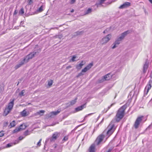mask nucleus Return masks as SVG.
<instances>
[{
  "label": "nucleus",
  "instance_id": "1",
  "mask_svg": "<svg viewBox=\"0 0 152 152\" xmlns=\"http://www.w3.org/2000/svg\"><path fill=\"white\" fill-rule=\"evenodd\" d=\"M109 124L107 129L104 130L102 134L99 135L96 138L94 143L91 145L89 148V152H95V145H99L102 141L103 139L106 136L109 137L114 132L115 129V126L112 124V122Z\"/></svg>",
  "mask_w": 152,
  "mask_h": 152
},
{
  "label": "nucleus",
  "instance_id": "2",
  "mask_svg": "<svg viewBox=\"0 0 152 152\" xmlns=\"http://www.w3.org/2000/svg\"><path fill=\"white\" fill-rule=\"evenodd\" d=\"M126 107V106L124 105L121 107L118 110L115 117V120H113L110 122V124L113 121L112 123V124H114L113 123L115 121L117 122H119L124 117L125 114V110Z\"/></svg>",
  "mask_w": 152,
  "mask_h": 152
},
{
  "label": "nucleus",
  "instance_id": "3",
  "mask_svg": "<svg viewBox=\"0 0 152 152\" xmlns=\"http://www.w3.org/2000/svg\"><path fill=\"white\" fill-rule=\"evenodd\" d=\"M39 53V52L38 50H34L27 55L23 59L25 61L26 63H27L29 59H32L35 56H37Z\"/></svg>",
  "mask_w": 152,
  "mask_h": 152
},
{
  "label": "nucleus",
  "instance_id": "4",
  "mask_svg": "<svg viewBox=\"0 0 152 152\" xmlns=\"http://www.w3.org/2000/svg\"><path fill=\"white\" fill-rule=\"evenodd\" d=\"M143 118V116H142L138 117L137 118L134 125V126L135 129H137L139 127Z\"/></svg>",
  "mask_w": 152,
  "mask_h": 152
},
{
  "label": "nucleus",
  "instance_id": "5",
  "mask_svg": "<svg viewBox=\"0 0 152 152\" xmlns=\"http://www.w3.org/2000/svg\"><path fill=\"white\" fill-rule=\"evenodd\" d=\"M112 36L110 34L107 35L106 36L103 37L101 41L102 44H104L107 42L111 38Z\"/></svg>",
  "mask_w": 152,
  "mask_h": 152
},
{
  "label": "nucleus",
  "instance_id": "6",
  "mask_svg": "<svg viewBox=\"0 0 152 152\" xmlns=\"http://www.w3.org/2000/svg\"><path fill=\"white\" fill-rule=\"evenodd\" d=\"M112 77V75L110 74H107L104 76L102 78L99 80L100 83H102L105 80H109Z\"/></svg>",
  "mask_w": 152,
  "mask_h": 152
},
{
  "label": "nucleus",
  "instance_id": "7",
  "mask_svg": "<svg viewBox=\"0 0 152 152\" xmlns=\"http://www.w3.org/2000/svg\"><path fill=\"white\" fill-rule=\"evenodd\" d=\"M26 126L24 124H21L18 128H16L13 130V133H16L19 131L25 129L26 128Z\"/></svg>",
  "mask_w": 152,
  "mask_h": 152
},
{
  "label": "nucleus",
  "instance_id": "8",
  "mask_svg": "<svg viewBox=\"0 0 152 152\" xmlns=\"http://www.w3.org/2000/svg\"><path fill=\"white\" fill-rule=\"evenodd\" d=\"M55 141L51 137L47 138L45 141L44 148L45 149V145H50L53 142Z\"/></svg>",
  "mask_w": 152,
  "mask_h": 152
},
{
  "label": "nucleus",
  "instance_id": "9",
  "mask_svg": "<svg viewBox=\"0 0 152 152\" xmlns=\"http://www.w3.org/2000/svg\"><path fill=\"white\" fill-rule=\"evenodd\" d=\"M26 63L25 61L23 59L22 60H20L19 61V63L16 64L14 67L15 69H17L19 67L22 66L24 64Z\"/></svg>",
  "mask_w": 152,
  "mask_h": 152
},
{
  "label": "nucleus",
  "instance_id": "10",
  "mask_svg": "<svg viewBox=\"0 0 152 152\" xmlns=\"http://www.w3.org/2000/svg\"><path fill=\"white\" fill-rule=\"evenodd\" d=\"M60 135V133L58 132H56L53 133L52 136L51 137L55 141L58 138Z\"/></svg>",
  "mask_w": 152,
  "mask_h": 152
},
{
  "label": "nucleus",
  "instance_id": "11",
  "mask_svg": "<svg viewBox=\"0 0 152 152\" xmlns=\"http://www.w3.org/2000/svg\"><path fill=\"white\" fill-rule=\"evenodd\" d=\"M93 66V63H90L86 66L82 70V72H86L88 70H89Z\"/></svg>",
  "mask_w": 152,
  "mask_h": 152
},
{
  "label": "nucleus",
  "instance_id": "12",
  "mask_svg": "<svg viewBox=\"0 0 152 152\" xmlns=\"http://www.w3.org/2000/svg\"><path fill=\"white\" fill-rule=\"evenodd\" d=\"M121 41V40L119 39L118 38L115 42L113 44V45L112 47V48L113 49H114L117 47L118 45L120 44V41Z\"/></svg>",
  "mask_w": 152,
  "mask_h": 152
},
{
  "label": "nucleus",
  "instance_id": "13",
  "mask_svg": "<svg viewBox=\"0 0 152 152\" xmlns=\"http://www.w3.org/2000/svg\"><path fill=\"white\" fill-rule=\"evenodd\" d=\"M131 4V3L129 2H125L123 4L121 5L120 7H119V9H123L124 8H127L129 7Z\"/></svg>",
  "mask_w": 152,
  "mask_h": 152
},
{
  "label": "nucleus",
  "instance_id": "14",
  "mask_svg": "<svg viewBox=\"0 0 152 152\" xmlns=\"http://www.w3.org/2000/svg\"><path fill=\"white\" fill-rule=\"evenodd\" d=\"M14 99L11 100H10V102L8 103V105L7 107L11 110L12 109L14 105Z\"/></svg>",
  "mask_w": 152,
  "mask_h": 152
},
{
  "label": "nucleus",
  "instance_id": "15",
  "mask_svg": "<svg viewBox=\"0 0 152 152\" xmlns=\"http://www.w3.org/2000/svg\"><path fill=\"white\" fill-rule=\"evenodd\" d=\"M148 66V62L147 60L146 61L145 64H144L143 67V73H146L147 70V69Z\"/></svg>",
  "mask_w": 152,
  "mask_h": 152
},
{
  "label": "nucleus",
  "instance_id": "16",
  "mask_svg": "<svg viewBox=\"0 0 152 152\" xmlns=\"http://www.w3.org/2000/svg\"><path fill=\"white\" fill-rule=\"evenodd\" d=\"M54 148L55 150L58 151V152H61L62 151V146L60 145H58L55 144L53 145Z\"/></svg>",
  "mask_w": 152,
  "mask_h": 152
},
{
  "label": "nucleus",
  "instance_id": "17",
  "mask_svg": "<svg viewBox=\"0 0 152 152\" xmlns=\"http://www.w3.org/2000/svg\"><path fill=\"white\" fill-rule=\"evenodd\" d=\"M86 63V62L85 61H82L79 64L77 65L76 68L78 69H80L82 66L84 65Z\"/></svg>",
  "mask_w": 152,
  "mask_h": 152
},
{
  "label": "nucleus",
  "instance_id": "18",
  "mask_svg": "<svg viewBox=\"0 0 152 152\" xmlns=\"http://www.w3.org/2000/svg\"><path fill=\"white\" fill-rule=\"evenodd\" d=\"M19 141L18 140H16L13 143H9L7 144L6 147V148H9L11 147L14 145H15L17 144H18L19 143Z\"/></svg>",
  "mask_w": 152,
  "mask_h": 152
},
{
  "label": "nucleus",
  "instance_id": "19",
  "mask_svg": "<svg viewBox=\"0 0 152 152\" xmlns=\"http://www.w3.org/2000/svg\"><path fill=\"white\" fill-rule=\"evenodd\" d=\"M28 112H27L26 110L24 109L20 113V115L22 117H25L28 115Z\"/></svg>",
  "mask_w": 152,
  "mask_h": 152
},
{
  "label": "nucleus",
  "instance_id": "20",
  "mask_svg": "<svg viewBox=\"0 0 152 152\" xmlns=\"http://www.w3.org/2000/svg\"><path fill=\"white\" fill-rule=\"evenodd\" d=\"M151 83H150V82H149V83L148 85H147L145 89V91L147 90L146 93V94H147L149 90L151 88Z\"/></svg>",
  "mask_w": 152,
  "mask_h": 152
},
{
  "label": "nucleus",
  "instance_id": "21",
  "mask_svg": "<svg viewBox=\"0 0 152 152\" xmlns=\"http://www.w3.org/2000/svg\"><path fill=\"white\" fill-rule=\"evenodd\" d=\"M128 31H127L122 33L121 34V36L118 38L122 40L127 34Z\"/></svg>",
  "mask_w": 152,
  "mask_h": 152
},
{
  "label": "nucleus",
  "instance_id": "22",
  "mask_svg": "<svg viewBox=\"0 0 152 152\" xmlns=\"http://www.w3.org/2000/svg\"><path fill=\"white\" fill-rule=\"evenodd\" d=\"M86 104H84L82 105L79 106L77 108H76L75 110L76 112L82 110L84 107V106Z\"/></svg>",
  "mask_w": 152,
  "mask_h": 152
},
{
  "label": "nucleus",
  "instance_id": "23",
  "mask_svg": "<svg viewBox=\"0 0 152 152\" xmlns=\"http://www.w3.org/2000/svg\"><path fill=\"white\" fill-rule=\"evenodd\" d=\"M11 111V110L6 107L5 108V109L4 111V115L6 116Z\"/></svg>",
  "mask_w": 152,
  "mask_h": 152
},
{
  "label": "nucleus",
  "instance_id": "24",
  "mask_svg": "<svg viewBox=\"0 0 152 152\" xmlns=\"http://www.w3.org/2000/svg\"><path fill=\"white\" fill-rule=\"evenodd\" d=\"M106 0H100L98 3H97L95 4V5L97 7L100 6V5H101L102 4H103Z\"/></svg>",
  "mask_w": 152,
  "mask_h": 152
},
{
  "label": "nucleus",
  "instance_id": "25",
  "mask_svg": "<svg viewBox=\"0 0 152 152\" xmlns=\"http://www.w3.org/2000/svg\"><path fill=\"white\" fill-rule=\"evenodd\" d=\"M77 97H76L74 99L72 100L70 102V104L69 105V106L71 105H72L75 104V103L77 101Z\"/></svg>",
  "mask_w": 152,
  "mask_h": 152
},
{
  "label": "nucleus",
  "instance_id": "26",
  "mask_svg": "<svg viewBox=\"0 0 152 152\" xmlns=\"http://www.w3.org/2000/svg\"><path fill=\"white\" fill-rule=\"evenodd\" d=\"M4 90V86L2 84L0 85V94H2Z\"/></svg>",
  "mask_w": 152,
  "mask_h": 152
},
{
  "label": "nucleus",
  "instance_id": "27",
  "mask_svg": "<svg viewBox=\"0 0 152 152\" xmlns=\"http://www.w3.org/2000/svg\"><path fill=\"white\" fill-rule=\"evenodd\" d=\"M60 112V111L58 110L56 111H53L50 113L51 115H50L51 117L52 115H56Z\"/></svg>",
  "mask_w": 152,
  "mask_h": 152
},
{
  "label": "nucleus",
  "instance_id": "28",
  "mask_svg": "<svg viewBox=\"0 0 152 152\" xmlns=\"http://www.w3.org/2000/svg\"><path fill=\"white\" fill-rule=\"evenodd\" d=\"M45 111L43 110H41L36 113V115H42L44 113Z\"/></svg>",
  "mask_w": 152,
  "mask_h": 152
},
{
  "label": "nucleus",
  "instance_id": "29",
  "mask_svg": "<svg viewBox=\"0 0 152 152\" xmlns=\"http://www.w3.org/2000/svg\"><path fill=\"white\" fill-rule=\"evenodd\" d=\"M24 13V10L23 8L22 7L21 8L19 12V14L20 15H22Z\"/></svg>",
  "mask_w": 152,
  "mask_h": 152
},
{
  "label": "nucleus",
  "instance_id": "30",
  "mask_svg": "<svg viewBox=\"0 0 152 152\" xmlns=\"http://www.w3.org/2000/svg\"><path fill=\"white\" fill-rule=\"evenodd\" d=\"M42 139H40L39 140V141L36 144V145H37L36 147H39L41 146V142L42 141Z\"/></svg>",
  "mask_w": 152,
  "mask_h": 152
},
{
  "label": "nucleus",
  "instance_id": "31",
  "mask_svg": "<svg viewBox=\"0 0 152 152\" xmlns=\"http://www.w3.org/2000/svg\"><path fill=\"white\" fill-rule=\"evenodd\" d=\"M30 134H31V132L30 131H29L28 130L25 131L24 133V134L25 136H26L28 135H29Z\"/></svg>",
  "mask_w": 152,
  "mask_h": 152
},
{
  "label": "nucleus",
  "instance_id": "32",
  "mask_svg": "<svg viewBox=\"0 0 152 152\" xmlns=\"http://www.w3.org/2000/svg\"><path fill=\"white\" fill-rule=\"evenodd\" d=\"M43 10V6L42 5L40 7L37 9V11L38 12H41Z\"/></svg>",
  "mask_w": 152,
  "mask_h": 152
},
{
  "label": "nucleus",
  "instance_id": "33",
  "mask_svg": "<svg viewBox=\"0 0 152 152\" xmlns=\"http://www.w3.org/2000/svg\"><path fill=\"white\" fill-rule=\"evenodd\" d=\"M15 123H16L15 121L14 120L11 122L10 123V125H11V127H14L16 125Z\"/></svg>",
  "mask_w": 152,
  "mask_h": 152
},
{
  "label": "nucleus",
  "instance_id": "34",
  "mask_svg": "<svg viewBox=\"0 0 152 152\" xmlns=\"http://www.w3.org/2000/svg\"><path fill=\"white\" fill-rule=\"evenodd\" d=\"M24 91H25L24 90H23L22 91L20 92L19 93V96H23L24 95Z\"/></svg>",
  "mask_w": 152,
  "mask_h": 152
},
{
  "label": "nucleus",
  "instance_id": "35",
  "mask_svg": "<svg viewBox=\"0 0 152 152\" xmlns=\"http://www.w3.org/2000/svg\"><path fill=\"white\" fill-rule=\"evenodd\" d=\"M92 9L91 8H88L86 12V14H88L91 13V12Z\"/></svg>",
  "mask_w": 152,
  "mask_h": 152
},
{
  "label": "nucleus",
  "instance_id": "36",
  "mask_svg": "<svg viewBox=\"0 0 152 152\" xmlns=\"http://www.w3.org/2000/svg\"><path fill=\"white\" fill-rule=\"evenodd\" d=\"M68 136H65L63 138L62 141H65L68 140Z\"/></svg>",
  "mask_w": 152,
  "mask_h": 152
},
{
  "label": "nucleus",
  "instance_id": "37",
  "mask_svg": "<svg viewBox=\"0 0 152 152\" xmlns=\"http://www.w3.org/2000/svg\"><path fill=\"white\" fill-rule=\"evenodd\" d=\"M53 83V80H50V81H48V85L49 86H51Z\"/></svg>",
  "mask_w": 152,
  "mask_h": 152
},
{
  "label": "nucleus",
  "instance_id": "38",
  "mask_svg": "<svg viewBox=\"0 0 152 152\" xmlns=\"http://www.w3.org/2000/svg\"><path fill=\"white\" fill-rule=\"evenodd\" d=\"M76 1V0H70L69 2V3L71 4H74Z\"/></svg>",
  "mask_w": 152,
  "mask_h": 152
},
{
  "label": "nucleus",
  "instance_id": "39",
  "mask_svg": "<svg viewBox=\"0 0 152 152\" xmlns=\"http://www.w3.org/2000/svg\"><path fill=\"white\" fill-rule=\"evenodd\" d=\"M76 58V56L75 55H74L72 57L71 60L72 61H75V59Z\"/></svg>",
  "mask_w": 152,
  "mask_h": 152
},
{
  "label": "nucleus",
  "instance_id": "40",
  "mask_svg": "<svg viewBox=\"0 0 152 152\" xmlns=\"http://www.w3.org/2000/svg\"><path fill=\"white\" fill-rule=\"evenodd\" d=\"M94 113H90L87 115H86L85 116V117H84V119L83 120V121H84L85 119L88 116H89V115H92V114H94Z\"/></svg>",
  "mask_w": 152,
  "mask_h": 152
},
{
  "label": "nucleus",
  "instance_id": "41",
  "mask_svg": "<svg viewBox=\"0 0 152 152\" xmlns=\"http://www.w3.org/2000/svg\"><path fill=\"white\" fill-rule=\"evenodd\" d=\"M113 147H111L108 150V151L107 152H111L113 149Z\"/></svg>",
  "mask_w": 152,
  "mask_h": 152
},
{
  "label": "nucleus",
  "instance_id": "42",
  "mask_svg": "<svg viewBox=\"0 0 152 152\" xmlns=\"http://www.w3.org/2000/svg\"><path fill=\"white\" fill-rule=\"evenodd\" d=\"M115 104V103H112V104H111V105L109 106L108 108H107V110H108L109 109H110V108L112 107V106L113 105H114Z\"/></svg>",
  "mask_w": 152,
  "mask_h": 152
},
{
  "label": "nucleus",
  "instance_id": "43",
  "mask_svg": "<svg viewBox=\"0 0 152 152\" xmlns=\"http://www.w3.org/2000/svg\"><path fill=\"white\" fill-rule=\"evenodd\" d=\"M83 73V72H81L79 73L78 75L77 76V77H78L79 76L83 75L84 74Z\"/></svg>",
  "mask_w": 152,
  "mask_h": 152
},
{
  "label": "nucleus",
  "instance_id": "44",
  "mask_svg": "<svg viewBox=\"0 0 152 152\" xmlns=\"http://www.w3.org/2000/svg\"><path fill=\"white\" fill-rule=\"evenodd\" d=\"M24 138V137H22V136H20V137H19L18 138V139H19V140H18V141L19 140H23Z\"/></svg>",
  "mask_w": 152,
  "mask_h": 152
},
{
  "label": "nucleus",
  "instance_id": "45",
  "mask_svg": "<svg viewBox=\"0 0 152 152\" xmlns=\"http://www.w3.org/2000/svg\"><path fill=\"white\" fill-rule=\"evenodd\" d=\"M4 133L3 132H0V137H2L4 135Z\"/></svg>",
  "mask_w": 152,
  "mask_h": 152
},
{
  "label": "nucleus",
  "instance_id": "46",
  "mask_svg": "<svg viewBox=\"0 0 152 152\" xmlns=\"http://www.w3.org/2000/svg\"><path fill=\"white\" fill-rule=\"evenodd\" d=\"M82 31H77V32L76 33V34L77 35H80V34L81 33H82Z\"/></svg>",
  "mask_w": 152,
  "mask_h": 152
},
{
  "label": "nucleus",
  "instance_id": "47",
  "mask_svg": "<svg viewBox=\"0 0 152 152\" xmlns=\"http://www.w3.org/2000/svg\"><path fill=\"white\" fill-rule=\"evenodd\" d=\"M33 0H29L28 2V4L30 5L32 4L33 3Z\"/></svg>",
  "mask_w": 152,
  "mask_h": 152
},
{
  "label": "nucleus",
  "instance_id": "48",
  "mask_svg": "<svg viewBox=\"0 0 152 152\" xmlns=\"http://www.w3.org/2000/svg\"><path fill=\"white\" fill-rule=\"evenodd\" d=\"M18 10H15L14 13H13V15H15L16 14H17V13H18Z\"/></svg>",
  "mask_w": 152,
  "mask_h": 152
},
{
  "label": "nucleus",
  "instance_id": "49",
  "mask_svg": "<svg viewBox=\"0 0 152 152\" xmlns=\"http://www.w3.org/2000/svg\"><path fill=\"white\" fill-rule=\"evenodd\" d=\"M8 124V122H5V123H4V126H6Z\"/></svg>",
  "mask_w": 152,
  "mask_h": 152
},
{
  "label": "nucleus",
  "instance_id": "50",
  "mask_svg": "<svg viewBox=\"0 0 152 152\" xmlns=\"http://www.w3.org/2000/svg\"><path fill=\"white\" fill-rule=\"evenodd\" d=\"M71 66H67V67H66V68L67 69H69V68H71Z\"/></svg>",
  "mask_w": 152,
  "mask_h": 152
},
{
  "label": "nucleus",
  "instance_id": "51",
  "mask_svg": "<svg viewBox=\"0 0 152 152\" xmlns=\"http://www.w3.org/2000/svg\"><path fill=\"white\" fill-rule=\"evenodd\" d=\"M74 11V9H72L70 11L71 12H73Z\"/></svg>",
  "mask_w": 152,
  "mask_h": 152
},
{
  "label": "nucleus",
  "instance_id": "52",
  "mask_svg": "<svg viewBox=\"0 0 152 152\" xmlns=\"http://www.w3.org/2000/svg\"><path fill=\"white\" fill-rule=\"evenodd\" d=\"M149 1L151 4H152V0H148Z\"/></svg>",
  "mask_w": 152,
  "mask_h": 152
},
{
  "label": "nucleus",
  "instance_id": "53",
  "mask_svg": "<svg viewBox=\"0 0 152 152\" xmlns=\"http://www.w3.org/2000/svg\"><path fill=\"white\" fill-rule=\"evenodd\" d=\"M106 30H104V31H103V33H105V32H106Z\"/></svg>",
  "mask_w": 152,
  "mask_h": 152
},
{
  "label": "nucleus",
  "instance_id": "54",
  "mask_svg": "<svg viewBox=\"0 0 152 152\" xmlns=\"http://www.w3.org/2000/svg\"><path fill=\"white\" fill-rule=\"evenodd\" d=\"M18 84H19V83H18L17 85H18Z\"/></svg>",
  "mask_w": 152,
  "mask_h": 152
},
{
  "label": "nucleus",
  "instance_id": "55",
  "mask_svg": "<svg viewBox=\"0 0 152 152\" xmlns=\"http://www.w3.org/2000/svg\"><path fill=\"white\" fill-rule=\"evenodd\" d=\"M99 118V116L98 117V118Z\"/></svg>",
  "mask_w": 152,
  "mask_h": 152
},
{
  "label": "nucleus",
  "instance_id": "56",
  "mask_svg": "<svg viewBox=\"0 0 152 152\" xmlns=\"http://www.w3.org/2000/svg\"><path fill=\"white\" fill-rule=\"evenodd\" d=\"M115 97H116V96H115V97L114 98H115Z\"/></svg>",
  "mask_w": 152,
  "mask_h": 152
}]
</instances>
